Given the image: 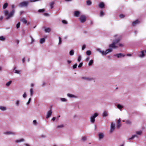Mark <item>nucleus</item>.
Masks as SVG:
<instances>
[{
    "instance_id": "43",
    "label": "nucleus",
    "mask_w": 146,
    "mask_h": 146,
    "mask_svg": "<svg viewBox=\"0 0 146 146\" xmlns=\"http://www.w3.org/2000/svg\"><path fill=\"white\" fill-rule=\"evenodd\" d=\"M81 60V56L80 55H78V62H80Z\"/></svg>"
},
{
    "instance_id": "58",
    "label": "nucleus",
    "mask_w": 146,
    "mask_h": 146,
    "mask_svg": "<svg viewBox=\"0 0 146 146\" xmlns=\"http://www.w3.org/2000/svg\"><path fill=\"white\" fill-rule=\"evenodd\" d=\"M89 59H90V57H88L86 59V61H88V60H89Z\"/></svg>"
},
{
    "instance_id": "1",
    "label": "nucleus",
    "mask_w": 146,
    "mask_h": 146,
    "mask_svg": "<svg viewBox=\"0 0 146 146\" xmlns=\"http://www.w3.org/2000/svg\"><path fill=\"white\" fill-rule=\"evenodd\" d=\"M113 37L115 39L113 40L112 43L109 45V48L104 51V55H106L108 53L112 52L113 48L115 49L117 48L118 46H123V44L119 43L121 38V36L117 34L114 35Z\"/></svg>"
},
{
    "instance_id": "11",
    "label": "nucleus",
    "mask_w": 146,
    "mask_h": 146,
    "mask_svg": "<svg viewBox=\"0 0 146 146\" xmlns=\"http://www.w3.org/2000/svg\"><path fill=\"white\" fill-rule=\"evenodd\" d=\"M96 51L98 52L102 55H104V51L102 50L100 48H97L96 49Z\"/></svg>"
},
{
    "instance_id": "64",
    "label": "nucleus",
    "mask_w": 146,
    "mask_h": 146,
    "mask_svg": "<svg viewBox=\"0 0 146 146\" xmlns=\"http://www.w3.org/2000/svg\"><path fill=\"white\" fill-rule=\"evenodd\" d=\"M31 86L32 87H33L34 86V84L33 83H32L31 84Z\"/></svg>"
},
{
    "instance_id": "13",
    "label": "nucleus",
    "mask_w": 146,
    "mask_h": 146,
    "mask_svg": "<svg viewBox=\"0 0 146 146\" xmlns=\"http://www.w3.org/2000/svg\"><path fill=\"white\" fill-rule=\"evenodd\" d=\"M52 113V112L51 110H50L47 113V115L46 116V118H48L51 115Z\"/></svg>"
},
{
    "instance_id": "4",
    "label": "nucleus",
    "mask_w": 146,
    "mask_h": 146,
    "mask_svg": "<svg viewBox=\"0 0 146 146\" xmlns=\"http://www.w3.org/2000/svg\"><path fill=\"white\" fill-rule=\"evenodd\" d=\"M81 79L88 81H91L95 80V79L93 77H87L86 76L81 77Z\"/></svg>"
},
{
    "instance_id": "23",
    "label": "nucleus",
    "mask_w": 146,
    "mask_h": 146,
    "mask_svg": "<svg viewBox=\"0 0 146 146\" xmlns=\"http://www.w3.org/2000/svg\"><path fill=\"white\" fill-rule=\"evenodd\" d=\"M21 21L25 24H27V21L26 19L25 18H22L21 19Z\"/></svg>"
},
{
    "instance_id": "35",
    "label": "nucleus",
    "mask_w": 146,
    "mask_h": 146,
    "mask_svg": "<svg viewBox=\"0 0 146 146\" xmlns=\"http://www.w3.org/2000/svg\"><path fill=\"white\" fill-rule=\"evenodd\" d=\"M60 99V100L62 102H66L67 101V99L64 98H61Z\"/></svg>"
},
{
    "instance_id": "17",
    "label": "nucleus",
    "mask_w": 146,
    "mask_h": 146,
    "mask_svg": "<svg viewBox=\"0 0 146 146\" xmlns=\"http://www.w3.org/2000/svg\"><path fill=\"white\" fill-rule=\"evenodd\" d=\"M102 115L103 117H106L108 115V112L106 111H103Z\"/></svg>"
},
{
    "instance_id": "62",
    "label": "nucleus",
    "mask_w": 146,
    "mask_h": 146,
    "mask_svg": "<svg viewBox=\"0 0 146 146\" xmlns=\"http://www.w3.org/2000/svg\"><path fill=\"white\" fill-rule=\"evenodd\" d=\"M25 145L26 146H30V145L29 144H27V143H25Z\"/></svg>"
},
{
    "instance_id": "56",
    "label": "nucleus",
    "mask_w": 146,
    "mask_h": 146,
    "mask_svg": "<svg viewBox=\"0 0 146 146\" xmlns=\"http://www.w3.org/2000/svg\"><path fill=\"white\" fill-rule=\"evenodd\" d=\"M30 37L31 38V42L32 43L33 42H34V40L33 39L32 36H30Z\"/></svg>"
},
{
    "instance_id": "36",
    "label": "nucleus",
    "mask_w": 146,
    "mask_h": 146,
    "mask_svg": "<svg viewBox=\"0 0 146 146\" xmlns=\"http://www.w3.org/2000/svg\"><path fill=\"white\" fill-rule=\"evenodd\" d=\"M136 133L137 134L141 135L142 134V131L141 130L137 131L136 132Z\"/></svg>"
},
{
    "instance_id": "47",
    "label": "nucleus",
    "mask_w": 146,
    "mask_h": 146,
    "mask_svg": "<svg viewBox=\"0 0 146 146\" xmlns=\"http://www.w3.org/2000/svg\"><path fill=\"white\" fill-rule=\"evenodd\" d=\"M104 15V13L103 11H101L100 12V16H102Z\"/></svg>"
},
{
    "instance_id": "39",
    "label": "nucleus",
    "mask_w": 146,
    "mask_h": 146,
    "mask_svg": "<svg viewBox=\"0 0 146 146\" xmlns=\"http://www.w3.org/2000/svg\"><path fill=\"white\" fill-rule=\"evenodd\" d=\"M64 126L63 125H58L57 126V128H61L64 127Z\"/></svg>"
},
{
    "instance_id": "30",
    "label": "nucleus",
    "mask_w": 146,
    "mask_h": 146,
    "mask_svg": "<svg viewBox=\"0 0 146 146\" xmlns=\"http://www.w3.org/2000/svg\"><path fill=\"white\" fill-rule=\"evenodd\" d=\"M39 42L41 44H42L45 42V39L44 38H42L40 40Z\"/></svg>"
},
{
    "instance_id": "20",
    "label": "nucleus",
    "mask_w": 146,
    "mask_h": 146,
    "mask_svg": "<svg viewBox=\"0 0 146 146\" xmlns=\"http://www.w3.org/2000/svg\"><path fill=\"white\" fill-rule=\"evenodd\" d=\"M80 14V12L77 11H75L74 13V15L77 17H78Z\"/></svg>"
},
{
    "instance_id": "12",
    "label": "nucleus",
    "mask_w": 146,
    "mask_h": 146,
    "mask_svg": "<svg viewBox=\"0 0 146 146\" xmlns=\"http://www.w3.org/2000/svg\"><path fill=\"white\" fill-rule=\"evenodd\" d=\"M67 96L70 98H76L77 97V96L70 94H68Z\"/></svg>"
},
{
    "instance_id": "33",
    "label": "nucleus",
    "mask_w": 146,
    "mask_h": 146,
    "mask_svg": "<svg viewBox=\"0 0 146 146\" xmlns=\"http://www.w3.org/2000/svg\"><path fill=\"white\" fill-rule=\"evenodd\" d=\"M74 54V51L73 50H71L69 52V54L71 56H73Z\"/></svg>"
},
{
    "instance_id": "55",
    "label": "nucleus",
    "mask_w": 146,
    "mask_h": 146,
    "mask_svg": "<svg viewBox=\"0 0 146 146\" xmlns=\"http://www.w3.org/2000/svg\"><path fill=\"white\" fill-rule=\"evenodd\" d=\"M82 63H80L78 66V67L79 68L81 67L82 66Z\"/></svg>"
},
{
    "instance_id": "42",
    "label": "nucleus",
    "mask_w": 146,
    "mask_h": 146,
    "mask_svg": "<svg viewBox=\"0 0 146 146\" xmlns=\"http://www.w3.org/2000/svg\"><path fill=\"white\" fill-rule=\"evenodd\" d=\"M93 60H91L90 62H89L88 64V65L89 66H90L91 65H92V64L93 63Z\"/></svg>"
},
{
    "instance_id": "8",
    "label": "nucleus",
    "mask_w": 146,
    "mask_h": 146,
    "mask_svg": "<svg viewBox=\"0 0 146 146\" xmlns=\"http://www.w3.org/2000/svg\"><path fill=\"white\" fill-rule=\"evenodd\" d=\"M4 134L6 135H16V133L13 131H7L4 132Z\"/></svg>"
},
{
    "instance_id": "28",
    "label": "nucleus",
    "mask_w": 146,
    "mask_h": 146,
    "mask_svg": "<svg viewBox=\"0 0 146 146\" xmlns=\"http://www.w3.org/2000/svg\"><path fill=\"white\" fill-rule=\"evenodd\" d=\"M125 123L126 124L128 125H131L132 123L131 121L129 120H127L125 121Z\"/></svg>"
},
{
    "instance_id": "14",
    "label": "nucleus",
    "mask_w": 146,
    "mask_h": 146,
    "mask_svg": "<svg viewBox=\"0 0 146 146\" xmlns=\"http://www.w3.org/2000/svg\"><path fill=\"white\" fill-rule=\"evenodd\" d=\"M17 67H14L13 68V71L14 72V73L17 74H20L21 71L20 70H16Z\"/></svg>"
},
{
    "instance_id": "50",
    "label": "nucleus",
    "mask_w": 146,
    "mask_h": 146,
    "mask_svg": "<svg viewBox=\"0 0 146 146\" xmlns=\"http://www.w3.org/2000/svg\"><path fill=\"white\" fill-rule=\"evenodd\" d=\"M77 64H74L73 66V68L74 69H75L77 67Z\"/></svg>"
},
{
    "instance_id": "15",
    "label": "nucleus",
    "mask_w": 146,
    "mask_h": 146,
    "mask_svg": "<svg viewBox=\"0 0 146 146\" xmlns=\"http://www.w3.org/2000/svg\"><path fill=\"white\" fill-rule=\"evenodd\" d=\"M25 141V139L23 138H21L19 139L15 140V143H19L21 142H24Z\"/></svg>"
},
{
    "instance_id": "37",
    "label": "nucleus",
    "mask_w": 146,
    "mask_h": 146,
    "mask_svg": "<svg viewBox=\"0 0 146 146\" xmlns=\"http://www.w3.org/2000/svg\"><path fill=\"white\" fill-rule=\"evenodd\" d=\"M30 95L31 96H32L33 94V91L32 88H31L30 89Z\"/></svg>"
},
{
    "instance_id": "6",
    "label": "nucleus",
    "mask_w": 146,
    "mask_h": 146,
    "mask_svg": "<svg viewBox=\"0 0 146 146\" xmlns=\"http://www.w3.org/2000/svg\"><path fill=\"white\" fill-rule=\"evenodd\" d=\"M29 3V1H23L20 3L19 6L21 7H27Z\"/></svg>"
},
{
    "instance_id": "41",
    "label": "nucleus",
    "mask_w": 146,
    "mask_h": 146,
    "mask_svg": "<svg viewBox=\"0 0 146 146\" xmlns=\"http://www.w3.org/2000/svg\"><path fill=\"white\" fill-rule=\"evenodd\" d=\"M86 54L88 55H90L91 54V51L90 50H88L86 52Z\"/></svg>"
},
{
    "instance_id": "27",
    "label": "nucleus",
    "mask_w": 146,
    "mask_h": 146,
    "mask_svg": "<svg viewBox=\"0 0 146 146\" xmlns=\"http://www.w3.org/2000/svg\"><path fill=\"white\" fill-rule=\"evenodd\" d=\"M0 110L3 111H5L7 110V108L5 106H0Z\"/></svg>"
},
{
    "instance_id": "52",
    "label": "nucleus",
    "mask_w": 146,
    "mask_h": 146,
    "mask_svg": "<svg viewBox=\"0 0 146 146\" xmlns=\"http://www.w3.org/2000/svg\"><path fill=\"white\" fill-rule=\"evenodd\" d=\"M86 45L85 44L83 45L82 47V50H84L86 48Z\"/></svg>"
},
{
    "instance_id": "38",
    "label": "nucleus",
    "mask_w": 146,
    "mask_h": 146,
    "mask_svg": "<svg viewBox=\"0 0 146 146\" xmlns=\"http://www.w3.org/2000/svg\"><path fill=\"white\" fill-rule=\"evenodd\" d=\"M54 4V3L53 2H51L50 4V7L51 9H52L53 8V5Z\"/></svg>"
},
{
    "instance_id": "32",
    "label": "nucleus",
    "mask_w": 146,
    "mask_h": 146,
    "mask_svg": "<svg viewBox=\"0 0 146 146\" xmlns=\"http://www.w3.org/2000/svg\"><path fill=\"white\" fill-rule=\"evenodd\" d=\"M20 104V101L19 100H18L16 101L15 102V105L17 106H19Z\"/></svg>"
},
{
    "instance_id": "24",
    "label": "nucleus",
    "mask_w": 146,
    "mask_h": 146,
    "mask_svg": "<svg viewBox=\"0 0 146 146\" xmlns=\"http://www.w3.org/2000/svg\"><path fill=\"white\" fill-rule=\"evenodd\" d=\"M81 140L83 141H85L87 140V137L86 136H82L81 139Z\"/></svg>"
},
{
    "instance_id": "59",
    "label": "nucleus",
    "mask_w": 146,
    "mask_h": 146,
    "mask_svg": "<svg viewBox=\"0 0 146 146\" xmlns=\"http://www.w3.org/2000/svg\"><path fill=\"white\" fill-rule=\"evenodd\" d=\"M3 19V16H1L0 17V20L1 21Z\"/></svg>"
},
{
    "instance_id": "44",
    "label": "nucleus",
    "mask_w": 146,
    "mask_h": 146,
    "mask_svg": "<svg viewBox=\"0 0 146 146\" xmlns=\"http://www.w3.org/2000/svg\"><path fill=\"white\" fill-rule=\"evenodd\" d=\"M119 17L121 18H123L125 17V16L123 14H120L119 15Z\"/></svg>"
},
{
    "instance_id": "25",
    "label": "nucleus",
    "mask_w": 146,
    "mask_h": 146,
    "mask_svg": "<svg viewBox=\"0 0 146 146\" xmlns=\"http://www.w3.org/2000/svg\"><path fill=\"white\" fill-rule=\"evenodd\" d=\"M86 4L87 5H90L92 4V2L90 0H88L86 2Z\"/></svg>"
},
{
    "instance_id": "49",
    "label": "nucleus",
    "mask_w": 146,
    "mask_h": 146,
    "mask_svg": "<svg viewBox=\"0 0 146 146\" xmlns=\"http://www.w3.org/2000/svg\"><path fill=\"white\" fill-rule=\"evenodd\" d=\"M62 23H64V24H67V21H66L65 20H62Z\"/></svg>"
},
{
    "instance_id": "48",
    "label": "nucleus",
    "mask_w": 146,
    "mask_h": 146,
    "mask_svg": "<svg viewBox=\"0 0 146 146\" xmlns=\"http://www.w3.org/2000/svg\"><path fill=\"white\" fill-rule=\"evenodd\" d=\"M59 42L58 43V44H60L62 42L61 40V38L60 37H59Z\"/></svg>"
},
{
    "instance_id": "34",
    "label": "nucleus",
    "mask_w": 146,
    "mask_h": 146,
    "mask_svg": "<svg viewBox=\"0 0 146 146\" xmlns=\"http://www.w3.org/2000/svg\"><path fill=\"white\" fill-rule=\"evenodd\" d=\"M8 5V4L7 3H5L4 4L3 6V8L4 9H5L7 7Z\"/></svg>"
},
{
    "instance_id": "16",
    "label": "nucleus",
    "mask_w": 146,
    "mask_h": 146,
    "mask_svg": "<svg viewBox=\"0 0 146 146\" xmlns=\"http://www.w3.org/2000/svg\"><path fill=\"white\" fill-rule=\"evenodd\" d=\"M121 120L119 119L117 121V128H119L121 126Z\"/></svg>"
},
{
    "instance_id": "54",
    "label": "nucleus",
    "mask_w": 146,
    "mask_h": 146,
    "mask_svg": "<svg viewBox=\"0 0 146 146\" xmlns=\"http://www.w3.org/2000/svg\"><path fill=\"white\" fill-rule=\"evenodd\" d=\"M23 97L24 98H25L27 96V95L25 93L23 95Z\"/></svg>"
},
{
    "instance_id": "29",
    "label": "nucleus",
    "mask_w": 146,
    "mask_h": 146,
    "mask_svg": "<svg viewBox=\"0 0 146 146\" xmlns=\"http://www.w3.org/2000/svg\"><path fill=\"white\" fill-rule=\"evenodd\" d=\"M135 137H137V135L135 134L134 135H133L131 137L129 138H128V139L129 140H132Z\"/></svg>"
},
{
    "instance_id": "19",
    "label": "nucleus",
    "mask_w": 146,
    "mask_h": 146,
    "mask_svg": "<svg viewBox=\"0 0 146 146\" xmlns=\"http://www.w3.org/2000/svg\"><path fill=\"white\" fill-rule=\"evenodd\" d=\"M99 138L100 139H102L104 137V134L102 133H100L98 134Z\"/></svg>"
},
{
    "instance_id": "61",
    "label": "nucleus",
    "mask_w": 146,
    "mask_h": 146,
    "mask_svg": "<svg viewBox=\"0 0 146 146\" xmlns=\"http://www.w3.org/2000/svg\"><path fill=\"white\" fill-rule=\"evenodd\" d=\"M55 119H56V117H53L52 118V120H53V121H54L55 120Z\"/></svg>"
},
{
    "instance_id": "46",
    "label": "nucleus",
    "mask_w": 146,
    "mask_h": 146,
    "mask_svg": "<svg viewBox=\"0 0 146 146\" xmlns=\"http://www.w3.org/2000/svg\"><path fill=\"white\" fill-rule=\"evenodd\" d=\"M40 0H29V3L34 2L36 1H40Z\"/></svg>"
},
{
    "instance_id": "40",
    "label": "nucleus",
    "mask_w": 146,
    "mask_h": 146,
    "mask_svg": "<svg viewBox=\"0 0 146 146\" xmlns=\"http://www.w3.org/2000/svg\"><path fill=\"white\" fill-rule=\"evenodd\" d=\"M5 37L3 36H1L0 37V40L4 41L5 40Z\"/></svg>"
},
{
    "instance_id": "57",
    "label": "nucleus",
    "mask_w": 146,
    "mask_h": 146,
    "mask_svg": "<svg viewBox=\"0 0 146 146\" xmlns=\"http://www.w3.org/2000/svg\"><path fill=\"white\" fill-rule=\"evenodd\" d=\"M25 58H23L22 60V61L23 63H24L25 62Z\"/></svg>"
},
{
    "instance_id": "9",
    "label": "nucleus",
    "mask_w": 146,
    "mask_h": 146,
    "mask_svg": "<svg viewBox=\"0 0 146 146\" xmlns=\"http://www.w3.org/2000/svg\"><path fill=\"white\" fill-rule=\"evenodd\" d=\"M145 56V50H142L139 54L138 56L140 58H143Z\"/></svg>"
},
{
    "instance_id": "53",
    "label": "nucleus",
    "mask_w": 146,
    "mask_h": 146,
    "mask_svg": "<svg viewBox=\"0 0 146 146\" xmlns=\"http://www.w3.org/2000/svg\"><path fill=\"white\" fill-rule=\"evenodd\" d=\"M33 124L34 125H36L37 124V122L36 121V120H34L33 121Z\"/></svg>"
},
{
    "instance_id": "31",
    "label": "nucleus",
    "mask_w": 146,
    "mask_h": 146,
    "mask_svg": "<svg viewBox=\"0 0 146 146\" xmlns=\"http://www.w3.org/2000/svg\"><path fill=\"white\" fill-rule=\"evenodd\" d=\"M51 31V29L50 28H46L45 29V31L46 33H49Z\"/></svg>"
},
{
    "instance_id": "22",
    "label": "nucleus",
    "mask_w": 146,
    "mask_h": 146,
    "mask_svg": "<svg viewBox=\"0 0 146 146\" xmlns=\"http://www.w3.org/2000/svg\"><path fill=\"white\" fill-rule=\"evenodd\" d=\"M104 6V4L103 3H101L99 5V7L101 8H103Z\"/></svg>"
},
{
    "instance_id": "2",
    "label": "nucleus",
    "mask_w": 146,
    "mask_h": 146,
    "mask_svg": "<svg viewBox=\"0 0 146 146\" xmlns=\"http://www.w3.org/2000/svg\"><path fill=\"white\" fill-rule=\"evenodd\" d=\"M11 7L13 9L9 13L8 10H6L3 11V13L6 17V19L8 20L10 18L13 17L15 12V10L14 9L15 6L14 5H11Z\"/></svg>"
},
{
    "instance_id": "45",
    "label": "nucleus",
    "mask_w": 146,
    "mask_h": 146,
    "mask_svg": "<svg viewBox=\"0 0 146 146\" xmlns=\"http://www.w3.org/2000/svg\"><path fill=\"white\" fill-rule=\"evenodd\" d=\"M44 11V9H40L38 10V12L39 13L43 12Z\"/></svg>"
},
{
    "instance_id": "26",
    "label": "nucleus",
    "mask_w": 146,
    "mask_h": 146,
    "mask_svg": "<svg viewBox=\"0 0 146 146\" xmlns=\"http://www.w3.org/2000/svg\"><path fill=\"white\" fill-rule=\"evenodd\" d=\"M12 82L11 80H10L9 82H7L6 84V86L7 87L9 86H10V85L12 84Z\"/></svg>"
},
{
    "instance_id": "63",
    "label": "nucleus",
    "mask_w": 146,
    "mask_h": 146,
    "mask_svg": "<svg viewBox=\"0 0 146 146\" xmlns=\"http://www.w3.org/2000/svg\"><path fill=\"white\" fill-rule=\"evenodd\" d=\"M127 55L128 56H131V54H127Z\"/></svg>"
},
{
    "instance_id": "60",
    "label": "nucleus",
    "mask_w": 146,
    "mask_h": 146,
    "mask_svg": "<svg viewBox=\"0 0 146 146\" xmlns=\"http://www.w3.org/2000/svg\"><path fill=\"white\" fill-rule=\"evenodd\" d=\"M67 62L68 64H70L71 62V61L69 60H67Z\"/></svg>"
},
{
    "instance_id": "3",
    "label": "nucleus",
    "mask_w": 146,
    "mask_h": 146,
    "mask_svg": "<svg viewBox=\"0 0 146 146\" xmlns=\"http://www.w3.org/2000/svg\"><path fill=\"white\" fill-rule=\"evenodd\" d=\"M98 114L97 113H95L92 114L90 117V122L93 123H94L95 120V118L98 116Z\"/></svg>"
},
{
    "instance_id": "7",
    "label": "nucleus",
    "mask_w": 146,
    "mask_h": 146,
    "mask_svg": "<svg viewBox=\"0 0 146 146\" xmlns=\"http://www.w3.org/2000/svg\"><path fill=\"white\" fill-rule=\"evenodd\" d=\"M115 124L113 122H111L110 125V132L112 133L115 129Z\"/></svg>"
},
{
    "instance_id": "51",
    "label": "nucleus",
    "mask_w": 146,
    "mask_h": 146,
    "mask_svg": "<svg viewBox=\"0 0 146 146\" xmlns=\"http://www.w3.org/2000/svg\"><path fill=\"white\" fill-rule=\"evenodd\" d=\"M20 26V23L19 22L16 25V27L17 29L19 28Z\"/></svg>"
},
{
    "instance_id": "21",
    "label": "nucleus",
    "mask_w": 146,
    "mask_h": 146,
    "mask_svg": "<svg viewBox=\"0 0 146 146\" xmlns=\"http://www.w3.org/2000/svg\"><path fill=\"white\" fill-rule=\"evenodd\" d=\"M117 108L119 110H120L121 111V109L123 107V106L120 104H118L117 106Z\"/></svg>"
},
{
    "instance_id": "5",
    "label": "nucleus",
    "mask_w": 146,
    "mask_h": 146,
    "mask_svg": "<svg viewBox=\"0 0 146 146\" xmlns=\"http://www.w3.org/2000/svg\"><path fill=\"white\" fill-rule=\"evenodd\" d=\"M79 20L81 23H84L86 21V17L84 15H81L79 18Z\"/></svg>"
},
{
    "instance_id": "18",
    "label": "nucleus",
    "mask_w": 146,
    "mask_h": 146,
    "mask_svg": "<svg viewBox=\"0 0 146 146\" xmlns=\"http://www.w3.org/2000/svg\"><path fill=\"white\" fill-rule=\"evenodd\" d=\"M140 21L138 20H136L133 21L132 23V26H135L137 24L139 23Z\"/></svg>"
},
{
    "instance_id": "10",
    "label": "nucleus",
    "mask_w": 146,
    "mask_h": 146,
    "mask_svg": "<svg viewBox=\"0 0 146 146\" xmlns=\"http://www.w3.org/2000/svg\"><path fill=\"white\" fill-rule=\"evenodd\" d=\"M125 56V55L124 54L121 53L114 55V56H117L118 58H121L122 57H124Z\"/></svg>"
}]
</instances>
